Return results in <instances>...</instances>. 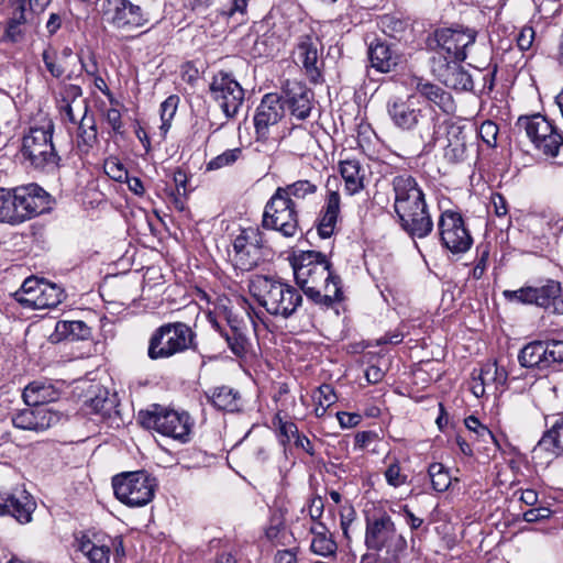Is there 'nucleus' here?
I'll return each mask as SVG.
<instances>
[{
	"mask_svg": "<svg viewBox=\"0 0 563 563\" xmlns=\"http://www.w3.org/2000/svg\"><path fill=\"white\" fill-rule=\"evenodd\" d=\"M65 298L64 289L53 283L44 282L36 297L26 298L23 301L27 308L51 309L57 307Z\"/></svg>",
	"mask_w": 563,
	"mask_h": 563,
	"instance_id": "nucleus-30",
	"label": "nucleus"
},
{
	"mask_svg": "<svg viewBox=\"0 0 563 563\" xmlns=\"http://www.w3.org/2000/svg\"><path fill=\"white\" fill-rule=\"evenodd\" d=\"M25 10V0H16L15 8L12 12V16L10 18L9 23L16 24L20 26L24 24L26 22Z\"/></svg>",
	"mask_w": 563,
	"mask_h": 563,
	"instance_id": "nucleus-64",
	"label": "nucleus"
},
{
	"mask_svg": "<svg viewBox=\"0 0 563 563\" xmlns=\"http://www.w3.org/2000/svg\"><path fill=\"white\" fill-rule=\"evenodd\" d=\"M416 91L428 101L433 102L446 114L453 113L456 109L451 93L443 90L438 85L419 78L416 81Z\"/></svg>",
	"mask_w": 563,
	"mask_h": 563,
	"instance_id": "nucleus-27",
	"label": "nucleus"
},
{
	"mask_svg": "<svg viewBox=\"0 0 563 563\" xmlns=\"http://www.w3.org/2000/svg\"><path fill=\"white\" fill-rule=\"evenodd\" d=\"M368 58L372 67L380 73L391 71L399 62L396 51L389 44L379 40L369 44Z\"/></svg>",
	"mask_w": 563,
	"mask_h": 563,
	"instance_id": "nucleus-26",
	"label": "nucleus"
},
{
	"mask_svg": "<svg viewBox=\"0 0 563 563\" xmlns=\"http://www.w3.org/2000/svg\"><path fill=\"white\" fill-rule=\"evenodd\" d=\"M77 108L81 111L79 122H77V133L75 150L79 156L88 155L98 144V130L95 113L90 111L88 101H80Z\"/></svg>",
	"mask_w": 563,
	"mask_h": 563,
	"instance_id": "nucleus-19",
	"label": "nucleus"
},
{
	"mask_svg": "<svg viewBox=\"0 0 563 563\" xmlns=\"http://www.w3.org/2000/svg\"><path fill=\"white\" fill-rule=\"evenodd\" d=\"M340 174L344 180L345 191L349 195L358 194L364 188V170L357 159L341 161Z\"/></svg>",
	"mask_w": 563,
	"mask_h": 563,
	"instance_id": "nucleus-34",
	"label": "nucleus"
},
{
	"mask_svg": "<svg viewBox=\"0 0 563 563\" xmlns=\"http://www.w3.org/2000/svg\"><path fill=\"white\" fill-rule=\"evenodd\" d=\"M262 225L285 238H294L299 230L298 209L294 202H287L274 192L265 205Z\"/></svg>",
	"mask_w": 563,
	"mask_h": 563,
	"instance_id": "nucleus-13",
	"label": "nucleus"
},
{
	"mask_svg": "<svg viewBox=\"0 0 563 563\" xmlns=\"http://www.w3.org/2000/svg\"><path fill=\"white\" fill-rule=\"evenodd\" d=\"M394 195V211L400 228L411 239H424L433 231V221L426 195L417 178L408 172L390 178Z\"/></svg>",
	"mask_w": 563,
	"mask_h": 563,
	"instance_id": "nucleus-2",
	"label": "nucleus"
},
{
	"mask_svg": "<svg viewBox=\"0 0 563 563\" xmlns=\"http://www.w3.org/2000/svg\"><path fill=\"white\" fill-rule=\"evenodd\" d=\"M437 227L441 245L452 254H463L472 247L473 236L460 212L442 211Z\"/></svg>",
	"mask_w": 563,
	"mask_h": 563,
	"instance_id": "nucleus-12",
	"label": "nucleus"
},
{
	"mask_svg": "<svg viewBox=\"0 0 563 563\" xmlns=\"http://www.w3.org/2000/svg\"><path fill=\"white\" fill-rule=\"evenodd\" d=\"M104 173L113 180L123 183L128 179V170L124 165L115 157H110L104 161Z\"/></svg>",
	"mask_w": 563,
	"mask_h": 563,
	"instance_id": "nucleus-50",
	"label": "nucleus"
},
{
	"mask_svg": "<svg viewBox=\"0 0 563 563\" xmlns=\"http://www.w3.org/2000/svg\"><path fill=\"white\" fill-rule=\"evenodd\" d=\"M35 509V503L25 490L14 493H0V515L14 517L19 522L26 523L31 521Z\"/></svg>",
	"mask_w": 563,
	"mask_h": 563,
	"instance_id": "nucleus-22",
	"label": "nucleus"
},
{
	"mask_svg": "<svg viewBox=\"0 0 563 563\" xmlns=\"http://www.w3.org/2000/svg\"><path fill=\"white\" fill-rule=\"evenodd\" d=\"M433 38L437 47L446 54V63L463 62L467 57L466 48L475 43L476 33L472 30L441 27L434 31Z\"/></svg>",
	"mask_w": 563,
	"mask_h": 563,
	"instance_id": "nucleus-16",
	"label": "nucleus"
},
{
	"mask_svg": "<svg viewBox=\"0 0 563 563\" xmlns=\"http://www.w3.org/2000/svg\"><path fill=\"white\" fill-rule=\"evenodd\" d=\"M544 341H532L527 343L518 353V362L525 368L537 369L545 373L543 354Z\"/></svg>",
	"mask_w": 563,
	"mask_h": 563,
	"instance_id": "nucleus-35",
	"label": "nucleus"
},
{
	"mask_svg": "<svg viewBox=\"0 0 563 563\" xmlns=\"http://www.w3.org/2000/svg\"><path fill=\"white\" fill-rule=\"evenodd\" d=\"M536 31L531 25H525L516 37L517 46L520 51H529L534 42Z\"/></svg>",
	"mask_w": 563,
	"mask_h": 563,
	"instance_id": "nucleus-54",
	"label": "nucleus"
},
{
	"mask_svg": "<svg viewBox=\"0 0 563 563\" xmlns=\"http://www.w3.org/2000/svg\"><path fill=\"white\" fill-rule=\"evenodd\" d=\"M115 497L129 507L147 505L155 495L156 479L145 471L128 472L112 478Z\"/></svg>",
	"mask_w": 563,
	"mask_h": 563,
	"instance_id": "nucleus-10",
	"label": "nucleus"
},
{
	"mask_svg": "<svg viewBox=\"0 0 563 563\" xmlns=\"http://www.w3.org/2000/svg\"><path fill=\"white\" fill-rule=\"evenodd\" d=\"M465 427L470 431L478 434L483 440H486V438L494 440L492 431L487 427L483 426L475 416H470L465 419Z\"/></svg>",
	"mask_w": 563,
	"mask_h": 563,
	"instance_id": "nucleus-55",
	"label": "nucleus"
},
{
	"mask_svg": "<svg viewBox=\"0 0 563 563\" xmlns=\"http://www.w3.org/2000/svg\"><path fill=\"white\" fill-rule=\"evenodd\" d=\"M42 59L47 71L54 78H60L64 75L65 69L60 64L57 63L58 54L53 47L48 46L46 49L43 51Z\"/></svg>",
	"mask_w": 563,
	"mask_h": 563,
	"instance_id": "nucleus-49",
	"label": "nucleus"
},
{
	"mask_svg": "<svg viewBox=\"0 0 563 563\" xmlns=\"http://www.w3.org/2000/svg\"><path fill=\"white\" fill-rule=\"evenodd\" d=\"M318 186L308 179H299L283 187H277L275 194L284 198L287 202H294L298 209V203L313 196Z\"/></svg>",
	"mask_w": 563,
	"mask_h": 563,
	"instance_id": "nucleus-33",
	"label": "nucleus"
},
{
	"mask_svg": "<svg viewBox=\"0 0 563 563\" xmlns=\"http://www.w3.org/2000/svg\"><path fill=\"white\" fill-rule=\"evenodd\" d=\"M58 109L64 120H67L73 124H77V122H79L77 114L81 115L82 112L78 110L77 103L59 101Z\"/></svg>",
	"mask_w": 563,
	"mask_h": 563,
	"instance_id": "nucleus-56",
	"label": "nucleus"
},
{
	"mask_svg": "<svg viewBox=\"0 0 563 563\" xmlns=\"http://www.w3.org/2000/svg\"><path fill=\"white\" fill-rule=\"evenodd\" d=\"M318 38L310 35H301L297 44L298 59L302 64L307 75L317 81L321 76L318 64Z\"/></svg>",
	"mask_w": 563,
	"mask_h": 563,
	"instance_id": "nucleus-25",
	"label": "nucleus"
},
{
	"mask_svg": "<svg viewBox=\"0 0 563 563\" xmlns=\"http://www.w3.org/2000/svg\"><path fill=\"white\" fill-rule=\"evenodd\" d=\"M313 92L303 84L287 81L284 88V107L287 106L290 113L298 120H305L312 109Z\"/></svg>",
	"mask_w": 563,
	"mask_h": 563,
	"instance_id": "nucleus-21",
	"label": "nucleus"
},
{
	"mask_svg": "<svg viewBox=\"0 0 563 563\" xmlns=\"http://www.w3.org/2000/svg\"><path fill=\"white\" fill-rule=\"evenodd\" d=\"M498 126L493 121H485L479 126V136L488 146L495 147L497 142Z\"/></svg>",
	"mask_w": 563,
	"mask_h": 563,
	"instance_id": "nucleus-53",
	"label": "nucleus"
},
{
	"mask_svg": "<svg viewBox=\"0 0 563 563\" xmlns=\"http://www.w3.org/2000/svg\"><path fill=\"white\" fill-rule=\"evenodd\" d=\"M448 144L444 147V158L451 164H457L467 157V131L465 126L445 122Z\"/></svg>",
	"mask_w": 563,
	"mask_h": 563,
	"instance_id": "nucleus-23",
	"label": "nucleus"
},
{
	"mask_svg": "<svg viewBox=\"0 0 563 563\" xmlns=\"http://www.w3.org/2000/svg\"><path fill=\"white\" fill-rule=\"evenodd\" d=\"M22 396L30 407H48L47 404L59 398V391L49 384L33 382L24 388Z\"/></svg>",
	"mask_w": 563,
	"mask_h": 563,
	"instance_id": "nucleus-29",
	"label": "nucleus"
},
{
	"mask_svg": "<svg viewBox=\"0 0 563 563\" xmlns=\"http://www.w3.org/2000/svg\"><path fill=\"white\" fill-rule=\"evenodd\" d=\"M195 331L185 322H168L153 331L148 340L147 356L152 361L167 360L188 350H196Z\"/></svg>",
	"mask_w": 563,
	"mask_h": 563,
	"instance_id": "nucleus-8",
	"label": "nucleus"
},
{
	"mask_svg": "<svg viewBox=\"0 0 563 563\" xmlns=\"http://www.w3.org/2000/svg\"><path fill=\"white\" fill-rule=\"evenodd\" d=\"M552 511L547 507L531 508L523 512V520L527 522H538L551 516Z\"/></svg>",
	"mask_w": 563,
	"mask_h": 563,
	"instance_id": "nucleus-61",
	"label": "nucleus"
},
{
	"mask_svg": "<svg viewBox=\"0 0 563 563\" xmlns=\"http://www.w3.org/2000/svg\"><path fill=\"white\" fill-rule=\"evenodd\" d=\"M386 108L395 126L402 131H417L424 150L435 146L441 124L437 115L419 107L413 95L407 99L390 98Z\"/></svg>",
	"mask_w": 563,
	"mask_h": 563,
	"instance_id": "nucleus-4",
	"label": "nucleus"
},
{
	"mask_svg": "<svg viewBox=\"0 0 563 563\" xmlns=\"http://www.w3.org/2000/svg\"><path fill=\"white\" fill-rule=\"evenodd\" d=\"M478 379H482L486 385L496 384V362L485 363L478 372H476Z\"/></svg>",
	"mask_w": 563,
	"mask_h": 563,
	"instance_id": "nucleus-59",
	"label": "nucleus"
},
{
	"mask_svg": "<svg viewBox=\"0 0 563 563\" xmlns=\"http://www.w3.org/2000/svg\"><path fill=\"white\" fill-rule=\"evenodd\" d=\"M336 418L339 420L340 426L343 429L356 427L362 419V417L358 413H351L345 411L336 412Z\"/></svg>",
	"mask_w": 563,
	"mask_h": 563,
	"instance_id": "nucleus-62",
	"label": "nucleus"
},
{
	"mask_svg": "<svg viewBox=\"0 0 563 563\" xmlns=\"http://www.w3.org/2000/svg\"><path fill=\"white\" fill-rule=\"evenodd\" d=\"M264 234L258 228L241 230L233 241L235 267L244 272L256 267L264 256Z\"/></svg>",
	"mask_w": 563,
	"mask_h": 563,
	"instance_id": "nucleus-15",
	"label": "nucleus"
},
{
	"mask_svg": "<svg viewBox=\"0 0 563 563\" xmlns=\"http://www.w3.org/2000/svg\"><path fill=\"white\" fill-rule=\"evenodd\" d=\"M249 287L258 305L273 317L289 319L302 307L301 290L282 278L256 275Z\"/></svg>",
	"mask_w": 563,
	"mask_h": 563,
	"instance_id": "nucleus-3",
	"label": "nucleus"
},
{
	"mask_svg": "<svg viewBox=\"0 0 563 563\" xmlns=\"http://www.w3.org/2000/svg\"><path fill=\"white\" fill-rule=\"evenodd\" d=\"M209 91L228 119L234 118L244 102V89L231 73H217Z\"/></svg>",
	"mask_w": 563,
	"mask_h": 563,
	"instance_id": "nucleus-14",
	"label": "nucleus"
},
{
	"mask_svg": "<svg viewBox=\"0 0 563 563\" xmlns=\"http://www.w3.org/2000/svg\"><path fill=\"white\" fill-rule=\"evenodd\" d=\"M504 297L511 302L523 305H536L548 308L558 301L561 295V284L553 279H548L543 284L536 286H525L517 290H505Z\"/></svg>",
	"mask_w": 563,
	"mask_h": 563,
	"instance_id": "nucleus-17",
	"label": "nucleus"
},
{
	"mask_svg": "<svg viewBox=\"0 0 563 563\" xmlns=\"http://www.w3.org/2000/svg\"><path fill=\"white\" fill-rule=\"evenodd\" d=\"M208 401L219 410L229 412L239 411L241 407L240 393L229 386H218L210 388L205 393Z\"/></svg>",
	"mask_w": 563,
	"mask_h": 563,
	"instance_id": "nucleus-28",
	"label": "nucleus"
},
{
	"mask_svg": "<svg viewBox=\"0 0 563 563\" xmlns=\"http://www.w3.org/2000/svg\"><path fill=\"white\" fill-rule=\"evenodd\" d=\"M456 63H446L444 74L441 75L444 85L460 91L473 90L474 82L471 74Z\"/></svg>",
	"mask_w": 563,
	"mask_h": 563,
	"instance_id": "nucleus-36",
	"label": "nucleus"
},
{
	"mask_svg": "<svg viewBox=\"0 0 563 563\" xmlns=\"http://www.w3.org/2000/svg\"><path fill=\"white\" fill-rule=\"evenodd\" d=\"M477 252H478V258H477L475 267L473 268L472 275L475 279H481L486 269L489 251H488L487 246H484L483 249L481 246H478Z\"/></svg>",
	"mask_w": 563,
	"mask_h": 563,
	"instance_id": "nucleus-58",
	"label": "nucleus"
},
{
	"mask_svg": "<svg viewBox=\"0 0 563 563\" xmlns=\"http://www.w3.org/2000/svg\"><path fill=\"white\" fill-rule=\"evenodd\" d=\"M90 334L91 329L80 320H60L55 325V335L57 340H86Z\"/></svg>",
	"mask_w": 563,
	"mask_h": 563,
	"instance_id": "nucleus-38",
	"label": "nucleus"
},
{
	"mask_svg": "<svg viewBox=\"0 0 563 563\" xmlns=\"http://www.w3.org/2000/svg\"><path fill=\"white\" fill-rule=\"evenodd\" d=\"M340 205L339 192L330 191L318 218L317 230L320 238L329 239L333 235L340 216Z\"/></svg>",
	"mask_w": 563,
	"mask_h": 563,
	"instance_id": "nucleus-24",
	"label": "nucleus"
},
{
	"mask_svg": "<svg viewBox=\"0 0 563 563\" xmlns=\"http://www.w3.org/2000/svg\"><path fill=\"white\" fill-rule=\"evenodd\" d=\"M338 547L336 543L328 536L313 537L311 542V550L319 555L329 556L334 555Z\"/></svg>",
	"mask_w": 563,
	"mask_h": 563,
	"instance_id": "nucleus-51",
	"label": "nucleus"
},
{
	"mask_svg": "<svg viewBox=\"0 0 563 563\" xmlns=\"http://www.w3.org/2000/svg\"><path fill=\"white\" fill-rule=\"evenodd\" d=\"M379 26L389 37L401 38V35L408 27V23L396 15L385 14L379 20Z\"/></svg>",
	"mask_w": 563,
	"mask_h": 563,
	"instance_id": "nucleus-43",
	"label": "nucleus"
},
{
	"mask_svg": "<svg viewBox=\"0 0 563 563\" xmlns=\"http://www.w3.org/2000/svg\"><path fill=\"white\" fill-rule=\"evenodd\" d=\"M364 542L367 550L376 552L373 563H404L407 556V540L386 514L366 520Z\"/></svg>",
	"mask_w": 563,
	"mask_h": 563,
	"instance_id": "nucleus-6",
	"label": "nucleus"
},
{
	"mask_svg": "<svg viewBox=\"0 0 563 563\" xmlns=\"http://www.w3.org/2000/svg\"><path fill=\"white\" fill-rule=\"evenodd\" d=\"M137 419L144 428L153 429L181 443L190 440L194 421L187 411L153 404L147 410H141Z\"/></svg>",
	"mask_w": 563,
	"mask_h": 563,
	"instance_id": "nucleus-9",
	"label": "nucleus"
},
{
	"mask_svg": "<svg viewBox=\"0 0 563 563\" xmlns=\"http://www.w3.org/2000/svg\"><path fill=\"white\" fill-rule=\"evenodd\" d=\"M428 474L432 488L435 492H445L451 485V476L449 471L441 463H432L428 467Z\"/></svg>",
	"mask_w": 563,
	"mask_h": 563,
	"instance_id": "nucleus-42",
	"label": "nucleus"
},
{
	"mask_svg": "<svg viewBox=\"0 0 563 563\" xmlns=\"http://www.w3.org/2000/svg\"><path fill=\"white\" fill-rule=\"evenodd\" d=\"M545 451L558 457L563 455V415L559 416L553 426L544 432L533 449V454Z\"/></svg>",
	"mask_w": 563,
	"mask_h": 563,
	"instance_id": "nucleus-31",
	"label": "nucleus"
},
{
	"mask_svg": "<svg viewBox=\"0 0 563 563\" xmlns=\"http://www.w3.org/2000/svg\"><path fill=\"white\" fill-rule=\"evenodd\" d=\"M291 266L296 285L320 309H332L344 300L342 279L323 253L301 251L294 256Z\"/></svg>",
	"mask_w": 563,
	"mask_h": 563,
	"instance_id": "nucleus-1",
	"label": "nucleus"
},
{
	"mask_svg": "<svg viewBox=\"0 0 563 563\" xmlns=\"http://www.w3.org/2000/svg\"><path fill=\"white\" fill-rule=\"evenodd\" d=\"M562 145L563 136L554 128L550 134L548 133L545 137L540 140L538 150L544 155L555 157Z\"/></svg>",
	"mask_w": 563,
	"mask_h": 563,
	"instance_id": "nucleus-45",
	"label": "nucleus"
},
{
	"mask_svg": "<svg viewBox=\"0 0 563 563\" xmlns=\"http://www.w3.org/2000/svg\"><path fill=\"white\" fill-rule=\"evenodd\" d=\"M318 393H319L318 402L320 406H324V407L329 408L338 399L334 388L329 384L321 385L318 388Z\"/></svg>",
	"mask_w": 563,
	"mask_h": 563,
	"instance_id": "nucleus-57",
	"label": "nucleus"
},
{
	"mask_svg": "<svg viewBox=\"0 0 563 563\" xmlns=\"http://www.w3.org/2000/svg\"><path fill=\"white\" fill-rule=\"evenodd\" d=\"M99 13L104 23L120 31H131L150 22V15L130 0H98Z\"/></svg>",
	"mask_w": 563,
	"mask_h": 563,
	"instance_id": "nucleus-11",
	"label": "nucleus"
},
{
	"mask_svg": "<svg viewBox=\"0 0 563 563\" xmlns=\"http://www.w3.org/2000/svg\"><path fill=\"white\" fill-rule=\"evenodd\" d=\"M283 98L276 93H267L263 97L254 115V126L257 139H266L268 128L275 125L284 115Z\"/></svg>",
	"mask_w": 563,
	"mask_h": 563,
	"instance_id": "nucleus-20",
	"label": "nucleus"
},
{
	"mask_svg": "<svg viewBox=\"0 0 563 563\" xmlns=\"http://www.w3.org/2000/svg\"><path fill=\"white\" fill-rule=\"evenodd\" d=\"M64 416L52 407H27L12 416V423L21 430L43 432L56 426Z\"/></svg>",
	"mask_w": 563,
	"mask_h": 563,
	"instance_id": "nucleus-18",
	"label": "nucleus"
},
{
	"mask_svg": "<svg viewBox=\"0 0 563 563\" xmlns=\"http://www.w3.org/2000/svg\"><path fill=\"white\" fill-rule=\"evenodd\" d=\"M45 280L37 279L36 277H29L26 278L19 291L15 292V299L19 303H21L23 307H27V305L23 301L26 298H33L36 297L38 294L40 288L42 287L43 283Z\"/></svg>",
	"mask_w": 563,
	"mask_h": 563,
	"instance_id": "nucleus-46",
	"label": "nucleus"
},
{
	"mask_svg": "<svg viewBox=\"0 0 563 563\" xmlns=\"http://www.w3.org/2000/svg\"><path fill=\"white\" fill-rule=\"evenodd\" d=\"M82 96V89L78 85L69 84L65 86L62 96V102H71L78 103L80 101H86L85 99H80Z\"/></svg>",
	"mask_w": 563,
	"mask_h": 563,
	"instance_id": "nucleus-60",
	"label": "nucleus"
},
{
	"mask_svg": "<svg viewBox=\"0 0 563 563\" xmlns=\"http://www.w3.org/2000/svg\"><path fill=\"white\" fill-rule=\"evenodd\" d=\"M277 427L279 432V441L283 445H286L291 439H296L297 434H300L298 427L292 421H283L280 417H276Z\"/></svg>",
	"mask_w": 563,
	"mask_h": 563,
	"instance_id": "nucleus-52",
	"label": "nucleus"
},
{
	"mask_svg": "<svg viewBox=\"0 0 563 563\" xmlns=\"http://www.w3.org/2000/svg\"><path fill=\"white\" fill-rule=\"evenodd\" d=\"M241 155H242V150L239 148V147L227 150L222 154H220L217 157L212 158L207 164V169L208 170H216V169L223 168L225 166H231V165H233L240 158Z\"/></svg>",
	"mask_w": 563,
	"mask_h": 563,
	"instance_id": "nucleus-47",
	"label": "nucleus"
},
{
	"mask_svg": "<svg viewBox=\"0 0 563 563\" xmlns=\"http://www.w3.org/2000/svg\"><path fill=\"white\" fill-rule=\"evenodd\" d=\"M385 479L389 486L395 488L400 487L408 482L407 474L402 473L398 460L391 462L384 473Z\"/></svg>",
	"mask_w": 563,
	"mask_h": 563,
	"instance_id": "nucleus-48",
	"label": "nucleus"
},
{
	"mask_svg": "<svg viewBox=\"0 0 563 563\" xmlns=\"http://www.w3.org/2000/svg\"><path fill=\"white\" fill-rule=\"evenodd\" d=\"M178 103L179 97L172 95L167 97L161 104V130H163L164 133H166L170 128V123L176 114Z\"/></svg>",
	"mask_w": 563,
	"mask_h": 563,
	"instance_id": "nucleus-44",
	"label": "nucleus"
},
{
	"mask_svg": "<svg viewBox=\"0 0 563 563\" xmlns=\"http://www.w3.org/2000/svg\"><path fill=\"white\" fill-rule=\"evenodd\" d=\"M89 406L93 412L103 418H112L119 415V400L117 394H110L108 390L100 391L89 400Z\"/></svg>",
	"mask_w": 563,
	"mask_h": 563,
	"instance_id": "nucleus-39",
	"label": "nucleus"
},
{
	"mask_svg": "<svg viewBox=\"0 0 563 563\" xmlns=\"http://www.w3.org/2000/svg\"><path fill=\"white\" fill-rule=\"evenodd\" d=\"M54 129L53 121L45 119L41 125L30 126L22 139L21 155L36 170L54 173L60 166L53 144Z\"/></svg>",
	"mask_w": 563,
	"mask_h": 563,
	"instance_id": "nucleus-7",
	"label": "nucleus"
},
{
	"mask_svg": "<svg viewBox=\"0 0 563 563\" xmlns=\"http://www.w3.org/2000/svg\"><path fill=\"white\" fill-rule=\"evenodd\" d=\"M49 194L36 184L0 188V222L21 224L49 208Z\"/></svg>",
	"mask_w": 563,
	"mask_h": 563,
	"instance_id": "nucleus-5",
	"label": "nucleus"
},
{
	"mask_svg": "<svg viewBox=\"0 0 563 563\" xmlns=\"http://www.w3.org/2000/svg\"><path fill=\"white\" fill-rule=\"evenodd\" d=\"M516 125L526 131L527 136L537 148L540 140L545 137L548 133L550 134L554 129V125L541 114L520 117Z\"/></svg>",
	"mask_w": 563,
	"mask_h": 563,
	"instance_id": "nucleus-32",
	"label": "nucleus"
},
{
	"mask_svg": "<svg viewBox=\"0 0 563 563\" xmlns=\"http://www.w3.org/2000/svg\"><path fill=\"white\" fill-rule=\"evenodd\" d=\"M490 203L497 217H504L508 212L507 201L499 192H494L490 197Z\"/></svg>",
	"mask_w": 563,
	"mask_h": 563,
	"instance_id": "nucleus-63",
	"label": "nucleus"
},
{
	"mask_svg": "<svg viewBox=\"0 0 563 563\" xmlns=\"http://www.w3.org/2000/svg\"><path fill=\"white\" fill-rule=\"evenodd\" d=\"M543 354L547 357L544 358L545 373L555 371L559 365L563 364V341H544Z\"/></svg>",
	"mask_w": 563,
	"mask_h": 563,
	"instance_id": "nucleus-41",
	"label": "nucleus"
},
{
	"mask_svg": "<svg viewBox=\"0 0 563 563\" xmlns=\"http://www.w3.org/2000/svg\"><path fill=\"white\" fill-rule=\"evenodd\" d=\"M212 325L236 357L242 358L246 355L250 345L249 339L238 327L231 325L229 329H223L217 321H213Z\"/></svg>",
	"mask_w": 563,
	"mask_h": 563,
	"instance_id": "nucleus-37",
	"label": "nucleus"
},
{
	"mask_svg": "<svg viewBox=\"0 0 563 563\" xmlns=\"http://www.w3.org/2000/svg\"><path fill=\"white\" fill-rule=\"evenodd\" d=\"M78 550L90 563H109L110 561V547L106 544L98 545L86 537L78 540Z\"/></svg>",
	"mask_w": 563,
	"mask_h": 563,
	"instance_id": "nucleus-40",
	"label": "nucleus"
}]
</instances>
